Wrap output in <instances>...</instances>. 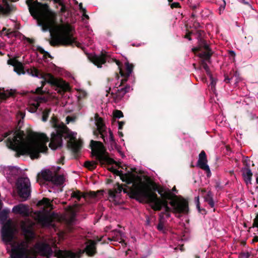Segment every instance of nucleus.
I'll use <instances>...</instances> for the list:
<instances>
[{"mask_svg":"<svg viewBox=\"0 0 258 258\" xmlns=\"http://www.w3.org/2000/svg\"><path fill=\"white\" fill-rule=\"evenodd\" d=\"M38 206H45L46 208H52V205L50 202V200L46 198H43L39 201L37 204Z\"/></svg>","mask_w":258,"mask_h":258,"instance_id":"nucleus-32","label":"nucleus"},{"mask_svg":"<svg viewBox=\"0 0 258 258\" xmlns=\"http://www.w3.org/2000/svg\"><path fill=\"white\" fill-rule=\"evenodd\" d=\"M89 195L91 197L95 198L97 197V194L95 191H91L89 192Z\"/></svg>","mask_w":258,"mask_h":258,"instance_id":"nucleus-50","label":"nucleus"},{"mask_svg":"<svg viewBox=\"0 0 258 258\" xmlns=\"http://www.w3.org/2000/svg\"><path fill=\"white\" fill-rule=\"evenodd\" d=\"M28 136L32 141L27 143L26 135L24 131L18 130L14 134L13 138L9 137L6 140L7 146L15 151L16 157L29 155L32 159L40 157V153H45L48 150L46 144L49 139L44 133H37L29 131Z\"/></svg>","mask_w":258,"mask_h":258,"instance_id":"nucleus-3","label":"nucleus"},{"mask_svg":"<svg viewBox=\"0 0 258 258\" xmlns=\"http://www.w3.org/2000/svg\"><path fill=\"white\" fill-rule=\"evenodd\" d=\"M67 211L70 215V221L73 222L76 217L77 211L75 208H73L72 206H69L67 209Z\"/></svg>","mask_w":258,"mask_h":258,"instance_id":"nucleus-29","label":"nucleus"},{"mask_svg":"<svg viewBox=\"0 0 258 258\" xmlns=\"http://www.w3.org/2000/svg\"><path fill=\"white\" fill-rule=\"evenodd\" d=\"M13 10V7L8 3L6 0H3V4H0V15H7Z\"/></svg>","mask_w":258,"mask_h":258,"instance_id":"nucleus-25","label":"nucleus"},{"mask_svg":"<svg viewBox=\"0 0 258 258\" xmlns=\"http://www.w3.org/2000/svg\"><path fill=\"white\" fill-rule=\"evenodd\" d=\"M241 172L242 177L246 184L247 185L249 184H251L253 174L250 169V165L246 164V167L241 169Z\"/></svg>","mask_w":258,"mask_h":258,"instance_id":"nucleus-17","label":"nucleus"},{"mask_svg":"<svg viewBox=\"0 0 258 258\" xmlns=\"http://www.w3.org/2000/svg\"><path fill=\"white\" fill-rule=\"evenodd\" d=\"M12 212L24 216H28L29 215L28 206L23 204H19L14 206L12 209Z\"/></svg>","mask_w":258,"mask_h":258,"instance_id":"nucleus-19","label":"nucleus"},{"mask_svg":"<svg viewBox=\"0 0 258 258\" xmlns=\"http://www.w3.org/2000/svg\"><path fill=\"white\" fill-rule=\"evenodd\" d=\"M213 196V194L210 190L208 191L205 196H203L205 201L206 202L211 208H213L215 205Z\"/></svg>","mask_w":258,"mask_h":258,"instance_id":"nucleus-28","label":"nucleus"},{"mask_svg":"<svg viewBox=\"0 0 258 258\" xmlns=\"http://www.w3.org/2000/svg\"><path fill=\"white\" fill-rule=\"evenodd\" d=\"M118 134L120 137H122L123 136V134L122 132L118 131Z\"/></svg>","mask_w":258,"mask_h":258,"instance_id":"nucleus-64","label":"nucleus"},{"mask_svg":"<svg viewBox=\"0 0 258 258\" xmlns=\"http://www.w3.org/2000/svg\"><path fill=\"white\" fill-rule=\"evenodd\" d=\"M108 195L110 198L114 199L116 197V192L114 190L110 189L108 191Z\"/></svg>","mask_w":258,"mask_h":258,"instance_id":"nucleus-45","label":"nucleus"},{"mask_svg":"<svg viewBox=\"0 0 258 258\" xmlns=\"http://www.w3.org/2000/svg\"><path fill=\"white\" fill-rule=\"evenodd\" d=\"M53 127L55 131L51 134V138L49 147L52 150H56L62 145V138H70L68 141L67 147L71 149L74 155H77L82 149L83 143L81 141H77L76 137H72L68 127L62 122L58 123L53 122Z\"/></svg>","mask_w":258,"mask_h":258,"instance_id":"nucleus-4","label":"nucleus"},{"mask_svg":"<svg viewBox=\"0 0 258 258\" xmlns=\"http://www.w3.org/2000/svg\"><path fill=\"white\" fill-rule=\"evenodd\" d=\"M109 139H110V142L111 143V144L112 145L113 144H115V140L114 138L113 134L112 132L110 130H109Z\"/></svg>","mask_w":258,"mask_h":258,"instance_id":"nucleus-43","label":"nucleus"},{"mask_svg":"<svg viewBox=\"0 0 258 258\" xmlns=\"http://www.w3.org/2000/svg\"><path fill=\"white\" fill-rule=\"evenodd\" d=\"M116 185L117 186L116 187H115L114 191H115L116 194L117 193H120L122 190L124 193H127L130 195V190H128L127 188H123L122 186L120 185L118 183H117Z\"/></svg>","mask_w":258,"mask_h":258,"instance_id":"nucleus-34","label":"nucleus"},{"mask_svg":"<svg viewBox=\"0 0 258 258\" xmlns=\"http://www.w3.org/2000/svg\"><path fill=\"white\" fill-rule=\"evenodd\" d=\"M87 96V93L83 91L80 93V97L82 98H85Z\"/></svg>","mask_w":258,"mask_h":258,"instance_id":"nucleus-56","label":"nucleus"},{"mask_svg":"<svg viewBox=\"0 0 258 258\" xmlns=\"http://www.w3.org/2000/svg\"><path fill=\"white\" fill-rule=\"evenodd\" d=\"M163 208H166V214L165 216H166V217L169 218L170 217V212H173V208L171 209V208H170L168 206V205H166V204H165V206H163Z\"/></svg>","mask_w":258,"mask_h":258,"instance_id":"nucleus-39","label":"nucleus"},{"mask_svg":"<svg viewBox=\"0 0 258 258\" xmlns=\"http://www.w3.org/2000/svg\"><path fill=\"white\" fill-rule=\"evenodd\" d=\"M2 34H6L9 37H11L13 35V32L10 29H7L6 28H3L2 30Z\"/></svg>","mask_w":258,"mask_h":258,"instance_id":"nucleus-38","label":"nucleus"},{"mask_svg":"<svg viewBox=\"0 0 258 258\" xmlns=\"http://www.w3.org/2000/svg\"><path fill=\"white\" fill-rule=\"evenodd\" d=\"M115 61L118 67L119 73L121 76L127 77L130 76L132 73L134 68L133 64L130 63L128 62H126L125 63V72H124L120 67V63L119 61L117 60H115Z\"/></svg>","mask_w":258,"mask_h":258,"instance_id":"nucleus-18","label":"nucleus"},{"mask_svg":"<svg viewBox=\"0 0 258 258\" xmlns=\"http://www.w3.org/2000/svg\"><path fill=\"white\" fill-rule=\"evenodd\" d=\"M199 50V48L198 47H195V48H193L192 49V51L194 52V53H196L197 52H198Z\"/></svg>","mask_w":258,"mask_h":258,"instance_id":"nucleus-62","label":"nucleus"},{"mask_svg":"<svg viewBox=\"0 0 258 258\" xmlns=\"http://www.w3.org/2000/svg\"><path fill=\"white\" fill-rule=\"evenodd\" d=\"M131 198L140 202L146 200L155 211H161L165 204L171 206L174 213L187 214L189 211L188 202L186 199L182 197L178 198L170 190L164 192L161 197L159 198L146 184H135L131 190Z\"/></svg>","mask_w":258,"mask_h":258,"instance_id":"nucleus-2","label":"nucleus"},{"mask_svg":"<svg viewBox=\"0 0 258 258\" xmlns=\"http://www.w3.org/2000/svg\"><path fill=\"white\" fill-rule=\"evenodd\" d=\"M8 63L14 67V71L19 75L25 74V72L23 64L15 58H10L8 60Z\"/></svg>","mask_w":258,"mask_h":258,"instance_id":"nucleus-16","label":"nucleus"},{"mask_svg":"<svg viewBox=\"0 0 258 258\" xmlns=\"http://www.w3.org/2000/svg\"><path fill=\"white\" fill-rule=\"evenodd\" d=\"M15 91L11 90L6 91L3 90V92L0 91V98L2 99H7L8 98L14 95Z\"/></svg>","mask_w":258,"mask_h":258,"instance_id":"nucleus-30","label":"nucleus"},{"mask_svg":"<svg viewBox=\"0 0 258 258\" xmlns=\"http://www.w3.org/2000/svg\"><path fill=\"white\" fill-rule=\"evenodd\" d=\"M211 53L209 52H202L201 53H200L199 56L203 59V61H209L210 56H211Z\"/></svg>","mask_w":258,"mask_h":258,"instance_id":"nucleus-36","label":"nucleus"},{"mask_svg":"<svg viewBox=\"0 0 258 258\" xmlns=\"http://www.w3.org/2000/svg\"><path fill=\"white\" fill-rule=\"evenodd\" d=\"M252 242L253 243L258 242V236H255L253 238Z\"/></svg>","mask_w":258,"mask_h":258,"instance_id":"nucleus-60","label":"nucleus"},{"mask_svg":"<svg viewBox=\"0 0 258 258\" xmlns=\"http://www.w3.org/2000/svg\"><path fill=\"white\" fill-rule=\"evenodd\" d=\"M79 8H80V10H81L82 11V12L83 13V16L85 17H86V18H88V16L85 14L86 10L82 7V3H80L79 4Z\"/></svg>","mask_w":258,"mask_h":258,"instance_id":"nucleus-47","label":"nucleus"},{"mask_svg":"<svg viewBox=\"0 0 258 258\" xmlns=\"http://www.w3.org/2000/svg\"><path fill=\"white\" fill-rule=\"evenodd\" d=\"M12 258H30L27 248L22 244H18L12 249Z\"/></svg>","mask_w":258,"mask_h":258,"instance_id":"nucleus-12","label":"nucleus"},{"mask_svg":"<svg viewBox=\"0 0 258 258\" xmlns=\"http://www.w3.org/2000/svg\"><path fill=\"white\" fill-rule=\"evenodd\" d=\"M163 219H164V215H163V213H160L159 214V222H163Z\"/></svg>","mask_w":258,"mask_h":258,"instance_id":"nucleus-55","label":"nucleus"},{"mask_svg":"<svg viewBox=\"0 0 258 258\" xmlns=\"http://www.w3.org/2000/svg\"><path fill=\"white\" fill-rule=\"evenodd\" d=\"M17 187L18 195L24 200L30 196V182L28 178H20L17 182Z\"/></svg>","mask_w":258,"mask_h":258,"instance_id":"nucleus-8","label":"nucleus"},{"mask_svg":"<svg viewBox=\"0 0 258 258\" xmlns=\"http://www.w3.org/2000/svg\"><path fill=\"white\" fill-rule=\"evenodd\" d=\"M26 3L30 14L37 20L38 24L43 31L50 32L52 44L69 45L76 43L73 27L68 24L57 25L56 14L47 5L33 0H27Z\"/></svg>","mask_w":258,"mask_h":258,"instance_id":"nucleus-1","label":"nucleus"},{"mask_svg":"<svg viewBox=\"0 0 258 258\" xmlns=\"http://www.w3.org/2000/svg\"><path fill=\"white\" fill-rule=\"evenodd\" d=\"M216 84V82H210L209 87H211V89L214 91Z\"/></svg>","mask_w":258,"mask_h":258,"instance_id":"nucleus-49","label":"nucleus"},{"mask_svg":"<svg viewBox=\"0 0 258 258\" xmlns=\"http://www.w3.org/2000/svg\"><path fill=\"white\" fill-rule=\"evenodd\" d=\"M96 125L97 130L93 132L94 135L98 137L99 135H101V138L103 139L105 143H106L107 133L106 127L103 122V119L99 117L97 114H96Z\"/></svg>","mask_w":258,"mask_h":258,"instance_id":"nucleus-10","label":"nucleus"},{"mask_svg":"<svg viewBox=\"0 0 258 258\" xmlns=\"http://www.w3.org/2000/svg\"><path fill=\"white\" fill-rule=\"evenodd\" d=\"M90 60L98 68L101 67L102 64L106 62L105 55L102 54L101 55H92L89 57Z\"/></svg>","mask_w":258,"mask_h":258,"instance_id":"nucleus-21","label":"nucleus"},{"mask_svg":"<svg viewBox=\"0 0 258 258\" xmlns=\"http://www.w3.org/2000/svg\"><path fill=\"white\" fill-rule=\"evenodd\" d=\"M157 229L159 231H164V223L163 222L159 221V223L157 225Z\"/></svg>","mask_w":258,"mask_h":258,"instance_id":"nucleus-42","label":"nucleus"},{"mask_svg":"<svg viewBox=\"0 0 258 258\" xmlns=\"http://www.w3.org/2000/svg\"><path fill=\"white\" fill-rule=\"evenodd\" d=\"M64 156L61 157V158L59 160L58 163H62V164H63V161H64Z\"/></svg>","mask_w":258,"mask_h":258,"instance_id":"nucleus-59","label":"nucleus"},{"mask_svg":"<svg viewBox=\"0 0 258 258\" xmlns=\"http://www.w3.org/2000/svg\"><path fill=\"white\" fill-rule=\"evenodd\" d=\"M65 178L63 175H58L56 172H54L51 182L56 185H61L63 184Z\"/></svg>","mask_w":258,"mask_h":258,"instance_id":"nucleus-26","label":"nucleus"},{"mask_svg":"<svg viewBox=\"0 0 258 258\" xmlns=\"http://www.w3.org/2000/svg\"><path fill=\"white\" fill-rule=\"evenodd\" d=\"M90 146L91 147L92 156H95L96 159L101 164L104 163H106L108 165L117 164V163L114 159L109 157L108 153L106 152L102 142L91 140Z\"/></svg>","mask_w":258,"mask_h":258,"instance_id":"nucleus-6","label":"nucleus"},{"mask_svg":"<svg viewBox=\"0 0 258 258\" xmlns=\"http://www.w3.org/2000/svg\"><path fill=\"white\" fill-rule=\"evenodd\" d=\"M9 170L10 171V172H18V168H17L16 167H10L9 168Z\"/></svg>","mask_w":258,"mask_h":258,"instance_id":"nucleus-52","label":"nucleus"},{"mask_svg":"<svg viewBox=\"0 0 258 258\" xmlns=\"http://www.w3.org/2000/svg\"><path fill=\"white\" fill-rule=\"evenodd\" d=\"M8 212L6 210H3L0 212V219L1 220H6L8 218Z\"/></svg>","mask_w":258,"mask_h":258,"instance_id":"nucleus-40","label":"nucleus"},{"mask_svg":"<svg viewBox=\"0 0 258 258\" xmlns=\"http://www.w3.org/2000/svg\"><path fill=\"white\" fill-rule=\"evenodd\" d=\"M207 155L204 151H202L199 155V159L197 165L202 169L206 171V172L210 173V169L207 165Z\"/></svg>","mask_w":258,"mask_h":258,"instance_id":"nucleus-15","label":"nucleus"},{"mask_svg":"<svg viewBox=\"0 0 258 258\" xmlns=\"http://www.w3.org/2000/svg\"><path fill=\"white\" fill-rule=\"evenodd\" d=\"M195 202H196V204H200L199 196L195 198Z\"/></svg>","mask_w":258,"mask_h":258,"instance_id":"nucleus-61","label":"nucleus"},{"mask_svg":"<svg viewBox=\"0 0 258 258\" xmlns=\"http://www.w3.org/2000/svg\"><path fill=\"white\" fill-rule=\"evenodd\" d=\"M88 242L89 244L83 250L79 249L77 252H74L70 250L58 249L55 251V256L57 258H80L86 252L89 256H93L97 253L96 242L90 239Z\"/></svg>","mask_w":258,"mask_h":258,"instance_id":"nucleus-5","label":"nucleus"},{"mask_svg":"<svg viewBox=\"0 0 258 258\" xmlns=\"http://www.w3.org/2000/svg\"><path fill=\"white\" fill-rule=\"evenodd\" d=\"M67 82H41L42 85L40 87H37L35 91V93L37 94H43L45 91L42 90L43 87L46 84V83H50L51 86L56 87L55 90L57 93L63 95L65 92H69L71 90L70 85L66 83Z\"/></svg>","mask_w":258,"mask_h":258,"instance_id":"nucleus-7","label":"nucleus"},{"mask_svg":"<svg viewBox=\"0 0 258 258\" xmlns=\"http://www.w3.org/2000/svg\"><path fill=\"white\" fill-rule=\"evenodd\" d=\"M54 172H52L49 170H45L42 171L41 176L42 179L46 181H50L53 178Z\"/></svg>","mask_w":258,"mask_h":258,"instance_id":"nucleus-27","label":"nucleus"},{"mask_svg":"<svg viewBox=\"0 0 258 258\" xmlns=\"http://www.w3.org/2000/svg\"><path fill=\"white\" fill-rule=\"evenodd\" d=\"M27 73L38 79H43V81H62L61 79L54 80L53 77L50 74L43 73L39 69L34 67L28 69Z\"/></svg>","mask_w":258,"mask_h":258,"instance_id":"nucleus-11","label":"nucleus"},{"mask_svg":"<svg viewBox=\"0 0 258 258\" xmlns=\"http://www.w3.org/2000/svg\"><path fill=\"white\" fill-rule=\"evenodd\" d=\"M17 229L11 220L8 221L3 226L2 236L3 240L6 242H12L15 237Z\"/></svg>","mask_w":258,"mask_h":258,"instance_id":"nucleus-9","label":"nucleus"},{"mask_svg":"<svg viewBox=\"0 0 258 258\" xmlns=\"http://www.w3.org/2000/svg\"><path fill=\"white\" fill-rule=\"evenodd\" d=\"M240 257L242 258H249L250 256V253L248 252H241Z\"/></svg>","mask_w":258,"mask_h":258,"instance_id":"nucleus-46","label":"nucleus"},{"mask_svg":"<svg viewBox=\"0 0 258 258\" xmlns=\"http://www.w3.org/2000/svg\"><path fill=\"white\" fill-rule=\"evenodd\" d=\"M125 82H119V87H115L113 91L115 92L116 97L118 98L122 97L124 94L128 91L130 87H123V83Z\"/></svg>","mask_w":258,"mask_h":258,"instance_id":"nucleus-22","label":"nucleus"},{"mask_svg":"<svg viewBox=\"0 0 258 258\" xmlns=\"http://www.w3.org/2000/svg\"><path fill=\"white\" fill-rule=\"evenodd\" d=\"M50 111H51L50 109L46 108L44 110V111L42 112V120L43 121L45 122L47 120Z\"/></svg>","mask_w":258,"mask_h":258,"instance_id":"nucleus-37","label":"nucleus"},{"mask_svg":"<svg viewBox=\"0 0 258 258\" xmlns=\"http://www.w3.org/2000/svg\"><path fill=\"white\" fill-rule=\"evenodd\" d=\"M200 204H196L197 208L198 209V211L200 213H202V211L205 212V214H206V210L204 209H201L200 208Z\"/></svg>","mask_w":258,"mask_h":258,"instance_id":"nucleus-51","label":"nucleus"},{"mask_svg":"<svg viewBox=\"0 0 258 258\" xmlns=\"http://www.w3.org/2000/svg\"><path fill=\"white\" fill-rule=\"evenodd\" d=\"M37 253L41 256L50 257L52 254V250L50 245L45 243H37L35 246Z\"/></svg>","mask_w":258,"mask_h":258,"instance_id":"nucleus-13","label":"nucleus"},{"mask_svg":"<svg viewBox=\"0 0 258 258\" xmlns=\"http://www.w3.org/2000/svg\"><path fill=\"white\" fill-rule=\"evenodd\" d=\"M256 227L258 228V219L254 218L252 224V226L249 228L248 231L249 232L251 228Z\"/></svg>","mask_w":258,"mask_h":258,"instance_id":"nucleus-44","label":"nucleus"},{"mask_svg":"<svg viewBox=\"0 0 258 258\" xmlns=\"http://www.w3.org/2000/svg\"><path fill=\"white\" fill-rule=\"evenodd\" d=\"M97 164H98L97 161H86V162H85V163L84 164V166L86 168H88L89 170H93L96 168Z\"/></svg>","mask_w":258,"mask_h":258,"instance_id":"nucleus-31","label":"nucleus"},{"mask_svg":"<svg viewBox=\"0 0 258 258\" xmlns=\"http://www.w3.org/2000/svg\"><path fill=\"white\" fill-rule=\"evenodd\" d=\"M205 62L204 61H203L202 64L203 66V67L206 71H208V67L206 64H205Z\"/></svg>","mask_w":258,"mask_h":258,"instance_id":"nucleus-57","label":"nucleus"},{"mask_svg":"<svg viewBox=\"0 0 258 258\" xmlns=\"http://www.w3.org/2000/svg\"><path fill=\"white\" fill-rule=\"evenodd\" d=\"M250 161V160L248 159V158L247 157L246 159L243 160V164L245 165V167H246V164L249 165V164L248 163V162Z\"/></svg>","mask_w":258,"mask_h":258,"instance_id":"nucleus-53","label":"nucleus"},{"mask_svg":"<svg viewBox=\"0 0 258 258\" xmlns=\"http://www.w3.org/2000/svg\"><path fill=\"white\" fill-rule=\"evenodd\" d=\"M113 121H115L116 118H120L123 117V114L121 110H115L113 113Z\"/></svg>","mask_w":258,"mask_h":258,"instance_id":"nucleus-35","label":"nucleus"},{"mask_svg":"<svg viewBox=\"0 0 258 258\" xmlns=\"http://www.w3.org/2000/svg\"><path fill=\"white\" fill-rule=\"evenodd\" d=\"M171 8H178L179 7V4L178 3H173L171 5Z\"/></svg>","mask_w":258,"mask_h":258,"instance_id":"nucleus-54","label":"nucleus"},{"mask_svg":"<svg viewBox=\"0 0 258 258\" xmlns=\"http://www.w3.org/2000/svg\"><path fill=\"white\" fill-rule=\"evenodd\" d=\"M117 176H119L120 179L122 180V181L126 182L127 184H133L132 187L128 188L130 190V197L131 198V190L133 188H134V185L135 184H138V183H136L135 182L134 175L131 172L123 174L122 172L120 171V174L119 175H117ZM139 184L143 183H139Z\"/></svg>","mask_w":258,"mask_h":258,"instance_id":"nucleus-14","label":"nucleus"},{"mask_svg":"<svg viewBox=\"0 0 258 258\" xmlns=\"http://www.w3.org/2000/svg\"><path fill=\"white\" fill-rule=\"evenodd\" d=\"M158 192L159 194H160L161 195V197L162 196V195H163V194L164 193V192H165L164 191V189L163 188H161V189H158Z\"/></svg>","mask_w":258,"mask_h":258,"instance_id":"nucleus-58","label":"nucleus"},{"mask_svg":"<svg viewBox=\"0 0 258 258\" xmlns=\"http://www.w3.org/2000/svg\"><path fill=\"white\" fill-rule=\"evenodd\" d=\"M21 229L26 237L30 239L34 238V233L32 225H28L24 223L22 225Z\"/></svg>","mask_w":258,"mask_h":258,"instance_id":"nucleus-20","label":"nucleus"},{"mask_svg":"<svg viewBox=\"0 0 258 258\" xmlns=\"http://www.w3.org/2000/svg\"><path fill=\"white\" fill-rule=\"evenodd\" d=\"M82 197H85V196L80 190L73 191L71 194V198L76 199L80 201Z\"/></svg>","mask_w":258,"mask_h":258,"instance_id":"nucleus-33","label":"nucleus"},{"mask_svg":"<svg viewBox=\"0 0 258 258\" xmlns=\"http://www.w3.org/2000/svg\"><path fill=\"white\" fill-rule=\"evenodd\" d=\"M35 214H36V219L38 222L42 224H48L50 223L51 218L43 212L37 211Z\"/></svg>","mask_w":258,"mask_h":258,"instance_id":"nucleus-23","label":"nucleus"},{"mask_svg":"<svg viewBox=\"0 0 258 258\" xmlns=\"http://www.w3.org/2000/svg\"><path fill=\"white\" fill-rule=\"evenodd\" d=\"M108 170L113 173V174L117 175L120 174V171L116 169H115L113 167H111L108 168Z\"/></svg>","mask_w":258,"mask_h":258,"instance_id":"nucleus-41","label":"nucleus"},{"mask_svg":"<svg viewBox=\"0 0 258 258\" xmlns=\"http://www.w3.org/2000/svg\"><path fill=\"white\" fill-rule=\"evenodd\" d=\"M118 130H121L123 128V125L125 124V122L123 121H118Z\"/></svg>","mask_w":258,"mask_h":258,"instance_id":"nucleus-48","label":"nucleus"},{"mask_svg":"<svg viewBox=\"0 0 258 258\" xmlns=\"http://www.w3.org/2000/svg\"><path fill=\"white\" fill-rule=\"evenodd\" d=\"M199 190L201 191L202 195H204V194L206 192V190L205 188L200 189Z\"/></svg>","mask_w":258,"mask_h":258,"instance_id":"nucleus-63","label":"nucleus"},{"mask_svg":"<svg viewBox=\"0 0 258 258\" xmlns=\"http://www.w3.org/2000/svg\"><path fill=\"white\" fill-rule=\"evenodd\" d=\"M45 100V99L44 97H37L35 100V102L30 104L28 107V111L31 113L35 112L39 106V103Z\"/></svg>","mask_w":258,"mask_h":258,"instance_id":"nucleus-24","label":"nucleus"}]
</instances>
